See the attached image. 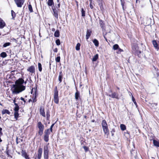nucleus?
I'll return each mask as SVG.
<instances>
[{
  "label": "nucleus",
  "mask_w": 159,
  "mask_h": 159,
  "mask_svg": "<svg viewBox=\"0 0 159 159\" xmlns=\"http://www.w3.org/2000/svg\"><path fill=\"white\" fill-rule=\"evenodd\" d=\"M120 128L122 131L125 130L126 129V126L124 124H121L120 125Z\"/></svg>",
  "instance_id": "obj_27"
},
{
  "label": "nucleus",
  "mask_w": 159,
  "mask_h": 159,
  "mask_svg": "<svg viewBox=\"0 0 159 159\" xmlns=\"http://www.w3.org/2000/svg\"><path fill=\"white\" fill-rule=\"evenodd\" d=\"M47 4L49 6H52L54 5L53 0H48Z\"/></svg>",
  "instance_id": "obj_15"
},
{
  "label": "nucleus",
  "mask_w": 159,
  "mask_h": 159,
  "mask_svg": "<svg viewBox=\"0 0 159 159\" xmlns=\"http://www.w3.org/2000/svg\"><path fill=\"white\" fill-rule=\"evenodd\" d=\"M54 124H52L51 126L50 127V131L51 132H52V127H53V126H54Z\"/></svg>",
  "instance_id": "obj_44"
},
{
  "label": "nucleus",
  "mask_w": 159,
  "mask_h": 159,
  "mask_svg": "<svg viewBox=\"0 0 159 159\" xmlns=\"http://www.w3.org/2000/svg\"><path fill=\"white\" fill-rule=\"evenodd\" d=\"M52 31H54L55 30V29L54 28H53L52 30Z\"/></svg>",
  "instance_id": "obj_62"
},
{
  "label": "nucleus",
  "mask_w": 159,
  "mask_h": 159,
  "mask_svg": "<svg viewBox=\"0 0 159 159\" xmlns=\"http://www.w3.org/2000/svg\"><path fill=\"white\" fill-rule=\"evenodd\" d=\"M90 3H92V0H90Z\"/></svg>",
  "instance_id": "obj_64"
},
{
  "label": "nucleus",
  "mask_w": 159,
  "mask_h": 159,
  "mask_svg": "<svg viewBox=\"0 0 159 159\" xmlns=\"http://www.w3.org/2000/svg\"><path fill=\"white\" fill-rule=\"evenodd\" d=\"M109 96L112 98L119 99L118 95L116 93H111V94H109Z\"/></svg>",
  "instance_id": "obj_10"
},
{
  "label": "nucleus",
  "mask_w": 159,
  "mask_h": 159,
  "mask_svg": "<svg viewBox=\"0 0 159 159\" xmlns=\"http://www.w3.org/2000/svg\"><path fill=\"white\" fill-rule=\"evenodd\" d=\"M1 56L3 57L4 58L7 57V54L6 52H3L1 53L0 54Z\"/></svg>",
  "instance_id": "obj_29"
},
{
  "label": "nucleus",
  "mask_w": 159,
  "mask_h": 159,
  "mask_svg": "<svg viewBox=\"0 0 159 159\" xmlns=\"http://www.w3.org/2000/svg\"><path fill=\"white\" fill-rule=\"evenodd\" d=\"M98 54H96L93 57L92 60L93 61H95L98 59Z\"/></svg>",
  "instance_id": "obj_22"
},
{
  "label": "nucleus",
  "mask_w": 159,
  "mask_h": 159,
  "mask_svg": "<svg viewBox=\"0 0 159 159\" xmlns=\"http://www.w3.org/2000/svg\"><path fill=\"white\" fill-rule=\"evenodd\" d=\"M44 140L46 142H48L49 140V135L45 134L44 136Z\"/></svg>",
  "instance_id": "obj_24"
},
{
  "label": "nucleus",
  "mask_w": 159,
  "mask_h": 159,
  "mask_svg": "<svg viewBox=\"0 0 159 159\" xmlns=\"http://www.w3.org/2000/svg\"><path fill=\"white\" fill-rule=\"evenodd\" d=\"M54 102L56 104H58L59 103L58 91L57 90V88L55 89L54 91Z\"/></svg>",
  "instance_id": "obj_3"
},
{
  "label": "nucleus",
  "mask_w": 159,
  "mask_h": 159,
  "mask_svg": "<svg viewBox=\"0 0 159 159\" xmlns=\"http://www.w3.org/2000/svg\"><path fill=\"white\" fill-rule=\"evenodd\" d=\"M43 130H39L38 132V134L40 135H42L43 134Z\"/></svg>",
  "instance_id": "obj_42"
},
{
  "label": "nucleus",
  "mask_w": 159,
  "mask_h": 159,
  "mask_svg": "<svg viewBox=\"0 0 159 159\" xmlns=\"http://www.w3.org/2000/svg\"><path fill=\"white\" fill-rule=\"evenodd\" d=\"M11 13L12 18L13 19L16 16V13L13 10L11 11Z\"/></svg>",
  "instance_id": "obj_36"
},
{
  "label": "nucleus",
  "mask_w": 159,
  "mask_h": 159,
  "mask_svg": "<svg viewBox=\"0 0 159 159\" xmlns=\"http://www.w3.org/2000/svg\"><path fill=\"white\" fill-rule=\"evenodd\" d=\"M80 43H78L75 47L76 50L77 51L80 50Z\"/></svg>",
  "instance_id": "obj_30"
},
{
  "label": "nucleus",
  "mask_w": 159,
  "mask_h": 159,
  "mask_svg": "<svg viewBox=\"0 0 159 159\" xmlns=\"http://www.w3.org/2000/svg\"><path fill=\"white\" fill-rule=\"evenodd\" d=\"M18 112H15L14 113V117L16 120H17V118L19 116V114Z\"/></svg>",
  "instance_id": "obj_28"
},
{
  "label": "nucleus",
  "mask_w": 159,
  "mask_h": 159,
  "mask_svg": "<svg viewBox=\"0 0 159 159\" xmlns=\"http://www.w3.org/2000/svg\"><path fill=\"white\" fill-rule=\"evenodd\" d=\"M38 68H39V70L40 71H41L42 70V65H41V64L39 63L38 64Z\"/></svg>",
  "instance_id": "obj_34"
},
{
  "label": "nucleus",
  "mask_w": 159,
  "mask_h": 159,
  "mask_svg": "<svg viewBox=\"0 0 159 159\" xmlns=\"http://www.w3.org/2000/svg\"><path fill=\"white\" fill-rule=\"evenodd\" d=\"M46 115H47V118H48L50 116L49 114L48 113H47Z\"/></svg>",
  "instance_id": "obj_54"
},
{
  "label": "nucleus",
  "mask_w": 159,
  "mask_h": 159,
  "mask_svg": "<svg viewBox=\"0 0 159 159\" xmlns=\"http://www.w3.org/2000/svg\"><path fill=\"white\" fill-rule=\"evenodd\" d=\"M48 148L47 145L44 148V156L45 159H48Z\"/></svg>",
  "instance_id": "obj_5"
},
{
  "label": "nucleus",
  "mask_w": 159,
  "mask_h": 159,
  "mask_svg": "<svg viewBox=\"0 0 159 159\" xmlns=\"http://www.w3.org/2000/svg\"><path fill=\"white\" fill-rule=\"evenodd\" d=\"M93 42L96 47H98L99 46V42L98 40L94 39L93 41Z\"/></svg>",
  "instance_id": "obj_18"
},
{
  "label": "nucleus",
  "mask_w": 159,
  "mask_h": 159,
  "mask_svg": "<svg viewBox=\"0 0 159 159\" xmlns=\"http://www.w3.org/2000/svg\"><path fill=\"white\" fill-rule=\"evenodd\" d=\"M118 51L119 52H121L123 51V50L122 49H120V48H118Z\"/></svg>",
  "instance_id": "obj_51"
},
{
  "label": "nucleus",
  "mask_w": 159,
  "mask_h": 159,
  "mask_svg": "<svg viewBox=\"0 0 159 159\" xmlns=\"http://www.w3.org/2000/svg\"><path fill=\"white\" fill-rule=\"evenodd\" d=\"M153 143L155 146L157 147H159V141H157L155 140H153Z\"/></svg>",
  "instance_id": "obj_21"
},
{
  "label": "nucleus",
  "mask_w": 159,
  "mask_h": 159,
  "mask_svg": "<svg viewBox=\"0 0 159 159\" xmlns=\"http://www.w3.org/2000/svg\"><path fill=\"white\" fill-rule=\"evenodd\" d=\"M81 13L82 16H85V11L83 8L81 9Z\"/></svg>",
  "instance_id": "obj_37"
},
{
  "label": "nucleus",
  "mask_w": 159,
  "mask_h": 159,
  "mask_svg": "<svg viewBox=\"0 0 159 159\" xmlns=\"http://www.w3.org/2000/svg\"><path fill=\"white\" fill-rule=\"evenodd\" d=\"M121 5H122V8H123V9L124 10V3L122 2V0H121Z\"/></svg>",
  "instance_id": "obj_50"
},
{
  "label": "nucleus",
  "mask_w": 159,
  "mask_h": 159,
  "mask_svg": "<svg viewBox=\"0 0 159 159\" xmlns=\"http://www.w3.org/2000/svg\"><path fill=\"white\" fill-rule=\"evenodd\" d=\"M2 129L0 127V133H1Z\"/></svg>",
  "instance_id": "obj_59"
},
{
  "label": "nucleus",
  "mask_w": 159,
  "mask_h": 159,
  "mask_svg": "<svg viewBox=\"0 0 159 159\" xmlns=\"http://www.w3.org/2000/svg\"><path fill=\"white\" fill-rule=\"evenodd\" d=\"M79 97L80 93L78 91H77L75 93V98L76 100H77Z\"/></svg>",
  "instance_id": "obj_19"
},
{
  "label": "nucleus",
  "mask_w": 159,
  "mask_h": 159,
  "mask_svg": "<svg viewBox=\"0 0 159 159\" xmlns=\"http://www.w3.org/2000/svg\"><path fill=\"white\" fill-rule=\"evenodd\" d=\"M25 159H30V157H29L28 155H26L24 157Z\"/></svg>",
  "instance_id": "obj_47"
},
{
  "label": "nucleus",
  "mask_w": 159,
  "mask_h": 159,
  "mask_svg": "<svg viewBox=\"0 0 159 159\" xmlns=\"http://www.w3.org/2000/svg\"><path fill=\"white\" fill-rule=\"evenodd\" d=\"M92 31L89 29H87L86 32V39H88L91 35Z\"/></svg>",
  "instance_id": "obj_11"
},
{
  "label": "nucleus",
  "mask_w": 159,
  "mask_h": 159,
  "mask_svg": "<svg viewBox=\"0 0 159 159\" xmlns=\"http://www.w3.org/2000/svg\"><path fill=\"white\" fill-rule=\"evenodd\" d=\"M25 159H30V157H29L28 155H26L24 157Z\"/></svg>",
  "instance_id": "obj_46"
},
{
  "label": "nucleus",
  "mask_w": 159,
  "mask_h": 159,
  "mask_svg": "<svg viewBox=\"0 0 159 159\" xmlns=\"http://www.w3.org/2000/svg\"><path fill=\"white\" fill-rule=\"evenodd\" d=\"M20 99H21V100H22V101H23L25 103V99H24V98H22V97H21V98H20Z\"/></svg>",
  "instance_id": "obj_48"
},
{
  "label": "nucleus",
  "mask_w": 159,
  "mask_h": 159,
  "mask_svg": "<svg viewBox=\"0 0 159 159\" xmlns=\"http://www.w3.org/2000/svg\"><path fill=\"white\" fill-rule=\"evenodd\" d=\"M91 9H92L93 8V6H92V3H90L89 5Z\"/></svg>",
  "instance_id": "obj_52"
},
{
  "label": "nucleus",
  "mask_w": 159,
  "mask_h": 159,
  "mask_svg": "<svg viewBox=\"0 0 159 159\" xmlns=\"http://www.w3.org/2000/svg\"><path fill=\"white\" fill-rule=\"evenodd\" d=\"M21 153L22 156L23 157L26 155H27L25 150H22L21 152Z\"/></svg>",
  "instance_id": "obj_25"
},
{
  "label": "nucleus",
  "mask_w": 159,
  "mask_h": 159,
  "mask_svg": "<svg viewBox=\"0 0 159 159\" xmlns=\"http://www.w3.org/2000/svg\"><path fill=\"white\" fill-rule=\"evenodd\" d=\"M50 134V132H49V129H48L46 130L45 131V134L49 136V135Z\"/></svg>",
  "instance_id": "obj_32"
},
{
  "label": "nucleus",
  "mask_w": 159,
  "mask_h": 159,
  "mask_svg": "<svg viewBox=\"0 0 159 159\" xmlns=\"http://www.w3.org/2000/svg\"><path fill=\"white\" fill-rule=\"evenodd\" d=\"M76 5H77V7H78V3L76 1Z\"/></svg>",
  "instance_id": "obj_58"
},
{
  "label": "nucleus",
  "mask_w": 159,
  "mask_h": 159,
  "mask_svg": "<svg viewBox=\"0 0 159 159\" xmlns=\"http://www.w3.org/2000/svg\"><path fill=\"white\" fill-rule=\"evenodd\" d=\"M25 83V84L26 81L24 82V80L22 78H19L15 82V84L12 85L11 91L13 94H18L24 91L26 87L23 85Z\"/></svg>",
  "instance_id": "obj_1"
},
{
  "label": "nucleus",
  "mask_w": 159,
  "mask_h": 159,
  "mask_svg": "<svg viewBox=\"0 0 159 159\" xmlns=\"http://www.w3.org/2000/svg\"><path fill=\"white\" fill-rule=\"evenodd\" d=\"M99 23L101 27L102 28L103 27V26L104 25V24L103 23V21H102L101 20H100L99 21Z\"/></svg>",
  "instance_id": "obj_35"
},
{
  "label": "nucleus",
  "mask_w": 159,
  "mask_h": 159,
  "mask_svg": "<svg viewBox=\"0 0 159 159\" xmlns=\"http://www.w3.org/2000/svg\"><path fill=\"white\" fill-rule=\"evenodd\" d=\"M15 102H16V99H14V101H13V102H14V103H15Z\"/></svg>",
  "instance_id": "obj_63"
},
{
  "label": "nucleus",
  "mask_w": 159,
  "mask_h": 159,
  "mask_svg": "<svg viewBox=\"0 0 159 159\" xmlns=\"http://www.w3.org/2000/svg\"><path fill=\"white\" fill-rule=\"evenodd\" d=\"M63 75L62 74V71L60 72L59 75L58 76V80L60 82V83H61L62 81V78Z\"/></svg>",
  "instance_id": "obj_17"
},
{
  "label": "nucleus",
  "mask_w": 159,
  "mask_h": 159,
  "mask_svg": "<svg viewBox=\"0 0 159 159\" xmlns=\"http://www.w3.org/2000/svg\"><path fill=\"white\" fill-rule=\"evenodd\" d=\"M17 7H21L24 2V0H14Z\"/></svg>",
  "instance_id": "obj_4"
},
{
  "label": "nucleus",
  "mask_w": 159,
  "mask_h": 159,
  "mask_svg": "<svg viewBox=\"0 0 159 159\" xmlns=\"http://www.w3.org/2000/svg\"><path fill=\"white\" fill-rule=\"evenodd\" d=\"M56 43L57 45H59L60 44V41L59 39L57 40L56 41Z\"/></svg>",
  "instance_id": "obj_41"
},
{
  "label": "nucleus",
  "mask_w": 159,
  "mask_h": 159,
  "mask_svg": "<svg viewBox=\"0 0 159 159\" xmlns=\"http://www.w3.org/2000/svg\"><path fill=\"white\" fill-rule=\"evenodd\" d=\"M19 109V106L15 107L14 108L15 112H18Z\"/></svg>",
  "instance_id": "obj_39"
},
{
  "label": "nucleus",
  "mask_w": 159,
  "mask_h": 159,
  "mask_svg": "<svg viewBox=\"0 0 159 159\" xmlns=\"http://www.w3.org/2000/svg\"><path fill=\"white\" fill-rule=\"evenodd\" d=\"M132 100L134 102V101H135V99L134 98V97H133V95H132Z\"/></svg>",
  "instance_id": "obj_55"
},
{
  "label": "nucleus",
  "mask_w": 159,
  "mask_h": 159,
  "mask_svg": "<svg viewBox=\"0 0 159 159\" xmlns=\"http://www.w3.org/2000/svg\"><path fill=\"white\" fill-rule=\"evenodd\" d=\"M27 70L31 74L34 73L35 71L34 66H30L27 69Z\"/></svg>",
  "instance_id": "obj_6"
},
{
  "label": "nucleus",
  "mask_w": 159,
  "mask_h": 159,
  "mask_svg": "<svg viewBox=\"0 0 159 159\" xmlns=\"http://www.w3.org/2000/svg\"><path fill=\"white\" fill-rule=\"evenodd\" d=\"M28 8H29V11H30V12H33L32 7L30 4L29 5Z\"/></svg>",
  "instance_id": "obj_33"
},
{
  "label": "nucleus",
  "mask_w": 159,
  "mask_h": 159,
  "mask_svg": "<svg viewBox=\"0 0 159 159\" xmlns=\"http://www.w3.org/2000/svg\"><path fill=\"white\" fill-rule=\"evenodd\" d=\"M152 43L155 49H157V50L159 49V47H158V44L155 40H153L152 41Z\"/></svg>",
  "instance_id": "obj_12"
},
{
  "label": "nucleus",
  "mask_w": 159,
  "mask_h": 159,
  "mask_svg": "<svg viewBox=\"0 0 159 159\" xmlns=\"http://www.w3.org/2000/svg\"><path fill=\"white\" fill-rule=\"evenodd\" d=\"M54 35L56 37H59L60 35V32L58 30H57L54 33Z\"/></svg>",
  "instance_id": "obj_23"
},
{
  "label": "nucleus",
  "mask_w": 159,
  "mask_h": 159,
  "mask_svg": "<svg viewBox=\"0 0 159 159\" xmlns=\"http://www.w3.org/2000/svg\"><path fill=\"white\" fill-rule=\"evenodd\" d=\"M134 102V104L136 106V107H137V102H136V101H134V102Z\"/></svg>",
  "instance_id": "obj_56"
},
{
  "label": "nucleus",
  "mask_w": 159,
  "mask_h": 159,
  "mask_svg": "<svg viewBox=\"0 0 159 159\" xmlns=\"http://www.w3.org/2000/svg\"><path fill=\"white\" fill-rule=\"evenodd\" d=\"M10 44V43H6L4 44L3 47H6L7 46H9Z\"/></svg>",
  "instance_id": "obj_40"
},
{
  "label": "nucleus",
  "mask_w": 159,
  "mask_h": 159,
  "mask_svg": "<svg viewBox=\"0 0 159 159\" xmlns=\"http://www.w3.org/2000/svg\"><path fill=\"white\" fill-rule=\"evenodd\" d=\"M83 148H84L85 152H87L88 151V147L85 146H84L83 147Z\"/></svg>",
  "instance_id": "obj_43"
},
{
  "label": "nucleus",
  "mask_w": 159,
  "mask_h": 159,
  "mask_svg": "<svg viewBox=\"0 0 159 159\" xmlns=\"http://www.w3.org/2000/svg\"><path fill=\"white\" fill-rule=\"evenodd\" d=\"M36 101V97H35V98L34 99H33V102H35Z\"/></svg>",
  "instance_id": "obj_53"
},
{
  "label": "nucleus",
  "mask_w": 159,
  "mask_h": 159,
  "mask_svg": "<svg viewBox=\"0 0 159 159\" xmlns=\"http://www.w3.org/2000/svg\"><path fill=\"white\" fill-rule=\"evenodd\" d=\"M53 51L54 52H57V49L56 48L53 50Z\"/></svg>",
  "instance_id": "obj_49"
},
{
  "label": "nucleus",
  "mask_w": 159,
  "mask_h": 159,
  "mask_svg": "<svg viewBox=\"0 0 159 159\" xmlns=\"http://www.w3.org/2000/svg\"><path fill=\"white\" fill-rule=\"evenodd\" d=\"M98 5H99V6L100 7V9L102 11H103V5H102V2L100 1L98 3Z\"/></svg>",
  "instance_id": "obj_26"
},
{
  "label": "nucleus",
  "mask_w": 159,
  "mask_h": 159,
  "mask_svg": "<svg viewBox=\"0 0 159 159\" xmlns=\"http://www.w3.org/2000/svg\"><path fill=\"white\" fill-rule=\"evenodd\" d=\"M55 60L57 62H59L60 61V57L59 56L57 57L56 58Z\"/></svg>",
  "instance_id": "obj_38"
},
{
  "label": "nucleus",
  "mask_w": 159,
  "mask_h": 159,
  "mask_svg": "<svg viewBox=\"0 0 159 159\" xmlns=\"http://www.w3.org/2000/svg\"><path fill=\"white\" fill-rule=\"evenodd\" d=\"M14 103V105H15V107H17V106H18L17 104L16 103Z\"/></svg>",
  "instance_id": "obj_57"
},
{
  "label": "nucleus",
  "mask_w": 159,
  "mask_h": 159,
  "mask_svg": "<svg viewBox=\"0 0 159 159\" xmlns=\"http://www.w3.org/2000/svg\"><path fill=\"white\" fill-rule=\"evenodd\" d=\"M2 113L3 114H4L6 113L10 114V112L7 109H3L2 111Z\"/></svg>",
  "instance_id": "obj_20"
},
{
  "label": "nucleus",
  "mask_w": 159,
  "mask_h": 159,
  "mask_svg": "<svg viewBox=\"0 0 159 159\" xmlns=\"http://www.w3.org/2000/svg\"><path fill=\"white\" fill-rule=\"evenodd\" d=\"M25 159H30V157H29L28 155H26L24 157Z\"/></svg>",
  "instance_id": "obj_45"
},
{
  "label": "nucleus",
  "mask_w": 159,
  "mask_h": 159,
  "mask_svg": "<svg viewBox=\"0 0 159 159\" xmlns=\"http://www.w3.org/2000/svg\"><path fill=\"white\" fill-rule=\"evenodd\" d=\"M37 126L39 129V130H43L44 128V125L42 124L41 122H38Z\"/></svg>",
  "instance_id": "obj_9"
},
{
  "label": "nucleus",
  "mask_w": 159,
  "mask_h": 159,
  "mask_svg": "<svg viewBox=\"0 0 159 159\" xmlns=\"http://www.w3.org/2000/svg\"><path fill=\"white\" fill-rule=\"evenodd\" d=\"M104 39H105L106 41H107V39L105 37V36L104 35Z\"/></svg>",
  "instance_id": "obj_60"
},
{
  "label": "nucleus",
  "mask_w": 159,
  "mask_h": 159,
  "mask_svg": "<svg viewBox=\"0 0 159 159\" xmlns=\"http://www.w3.org/2000/svg\"><path fill=\"white\" fill-rule=\"evenodd\" d=\"M151 19L149 18H147L144 22L145 23V25H148L151 24Z\"/></svg>",
  "instance_id": "obj_14"
},
{
  "label": "nucleus",
  "mask_w": 159,
  "mask_h": 159,
  "mask_svg": "<svg viewBox=\"0 0 159 159\" xmlns=\"http://www.w3.org/2000/svg\"><path fill=\"white\" fill-rule=\"evenodd\" d=\"M91 122H95V120H91Z\"/></svg>",
  "instance_id": "obj_61"
},
{
  "label": "nucleus",
  "mask_w": 159,
  "mask_h": 159,
  "mask_svg": "<svg viewBox=\"0 0 159 159\" xmlns=\"http://www.w3.org/2000/svg\"><path fill=\"white\" fill-rule=\"evenodd\" d=\"M101 125L105 134L108 135L109 134V130L108 129V125L106 121L104 120H103L102 121Z\"/></svg>",
  "instance_id": "obj_2"
},
{
  "label": "nucleus",
  "mask_w": 159,
  "mask_h": 159,
  "mask_svg": "<svg viewBox=\"0 0 159 159\" xmlns=\"http://www.w3.org/2000/svg\"><path fill=\"white\" fill-rule=\"evenodd\" d=\"M119 48V46L117 44H115L113 46V48L114 50H116L118 49Z\"/></svg>",
  "instance_id": "obj_31"
},
{
  "label": "nucleus",
  "mask_w": 159,
  "mask_h": 159,
  "mask_svg": "<svg viewBox=\"0 0 159 159\" xmlns=\"http://www.w3.org/2000/svg\"><path fill=\"white\" fill-rule=\"evenodd\" d=\"M5 25V23L4 21L0 18V28L2 29L3 28Z\"/></svg>",
  "instance_id": "obj_13"
},
{
  "label": "nucleus",
  "mask_w": 159,
  "mask_h": 159,
  "mask_svg": "<svg viewBox=\"0 0 159 159\" xmlns=\"http://www.w3.org/2000/svg\"><path fill=\"white\" fill-rule=\"evenodd\" d=\"M42 148H39L38 150V153L37 156L35 157L37 159H40L42 156Z\"/></svg>",
  "instance_id": "obj_7"
},
{
  "label": "nucleus",
  "mask_w": 159,
  "mask_h": 159,
  "mask_svg": "<svg viewBox=\"0 0 159 159\" xmlns=\"http://www.w3.org/2000/svg\"><path fill=\"white\" fill-rule=\"evenodd\" d=\"M52 11L53 12L54 15L55 17L56 18H57L58 16L57 10L56 9L55 7H53V6L52 7Z\"/></svg>",
  "instance_id": "obj_8"
},
{
  "label": "nucleus",
  "mask_w": 159,
  "mask_h": 159,
  "mask_svg": "<svg viewBox=\"0 0 159 159\" xmlns=\"http://www.w3.org/2000/svg\"><path fill=\"white\" fill-rule=\"evenodd\" d=\"M40 112L41 115L45 117V115L44 111V109L42 108H40Z\"/></svg>",
  "instance_id": "obj_16"
}]
</instances>
